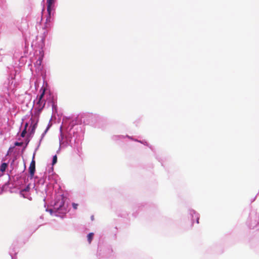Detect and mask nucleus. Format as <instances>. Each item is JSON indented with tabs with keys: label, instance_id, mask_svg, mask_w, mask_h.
Returning a JSON list of instances; mask_svg holds the SVG:
<instances>
[{
	"label": "nucleus",
	"instance_id": "obj_1",
	"mask_svg": "<svg viewBox=\"0 0 259 259\" xmlns=\"http://www.w3.org/2000/svg\"><path fill=\"white\" fill-rule=\"evenodd\" d=\"M60 132L59 142L61 147H66L70 145L73 148L78 147L80 141L77 139V132L71 128L65 136L62 132V127L61 126Z\"/></svg>",
	"mask_w": 259,
	"mask_h": 259
},
{
	"label": "nucleus",
	"instance_id": "obj_2",
	"mask_svg": "<svg viewBox=\"0 0 259 259\" xmlns=\"http://www.w3.org/2000/svg\"><path fill=\"white\" fill-rule=\"evenodd\" d=\"M65 197L63 195L57 196L54 204V209L60 213H65L67 208L65 206Z\"/></svg>",
	"mask_w": 259,
	"mask_h": 259
},
{
	"label": "nucleus",
	"instance_id": "obj_3",
	"mask_svg": "<svg viewBox=\"0 0 259 259\" xmlns=\"http://www.w3.org/2000/svg\"><path fill=\"white\" fill-rule=\"evenodd\" d=\"M54 5H55V0H47V11L48 13V16L46 19V22L45 25V28L46 29L48 28V23L51 22V12L52 11L54 10Z\"/></svg>",
	"mask_w": 259,
	"mask_h": 259
},
{
	"label": "nucleus",
	"instance_id": "obj_4",
	"mask_svg": "<svg viewBox=\"0 0 259 259\" xmlns=\"http://www.w3.org/2000/svg\"><path fill=\"white\" fill-rule=\"evenodd\" d=\"M44 109V106H41V107H35L34 108V114L32 113L31 112V116H34V118H36L37 122H38L39 117L40 113Z\"/></svg>",
	"mask_w": 259,
	"mask_h": 259
},
{
	"label": "nucleus",
	"instance_id": "obj_5",
	"mask_svg": "<svg viewBox=\"0 0 259 259\" xmlns=\"http://www.w3.org/2000/svg\"><path fill=\"white\" fill-rule=\"evenodd\" d=\"M40 92H41V93L39 95L37 96V101H36L37 104H39L41 101H46L45 100H42L45 95V90L41 88Z\"/></svg>",
	"mask_w": 259,
	"mask_h": 259
},
{
	"label": "nucleus",
	"instance_id": "obj_6",
	"mask_svg": "<svg viewBox=\"0 0 259 259\" xmlns=\"http://www.w3.org/2000/svg\"><path fill=\"white\" fill-rule=\"evenodd\" d=\"M37 123L38 122L36 121V122L33 123V124L31 126L30 131L29 132L28 135L29 137L32 138L33 136V135L35 133V131L37 126Z\"/></svg>",
	"mask_w": 259,
	"mask_h": 259
},
{
	"label": "nucleus",
	"instance_id": "obj_7",
	"mask_svg": "<svg viewBox=\"0 0 259 259\" xmlns=\"http://www.w3.org/2000/svg\"><path fill=\"white\" fill-rule=\"evenodd\" d=\"M190 213L192 216V221L193 222L194 219L195 218L196 220L197 223L198 224L199 219V214L196 213V212L194 210H191L190 211Z\"/></svg>",
	"mask_w": 259,
	"mask_h": 259
},
{
	"label": "nucleus",
	"instance_id": "obj_8",
	"mask_svg": "<svg viewBox=\"0 0 259 259\" xmlns=\"http://www.w3.org/2000/svg\"><path fill=\"white\" fill-rule=\"evenodd\" d=\"M52 126V123H51V121H50L46 130L44 131V132L41 135V138L39 140V145H40V142L41 141V140H42V139L44 138V137H45V135L47 134V133L48 132V130L50 129V127ZM39 145L38 146V147L39 146Z\"/></svg>",
	"mask_w": 259,
	"mask_h": 259
},
{
	"label": "nucleus",
	"instance_id": "obj_9",
	"mask_svg": "<svg viewBox=\"0 0 259 259\" xmlns=\"http://www.w3.org/2000/svg\"><path fill=\"white\" fill-rule=\"evenodd\" d=\"M35 171V167H29V177L31 179L33 178L34 175Z\"/></svg>",
	"mask_w": 259,
	"mask_h": 259
},
{
	"label": "nucleus",
	"instance_id": "obj_10",
	"mask_svg": "<svg viewBox=\"0 0 259 259\" xmlns=\"http://www.w3.org/2000/svg\"><path fill=\"white\" fill-rule=\"evenodd\" d=\"M20 194L22 196H23L24 198H27V199H28L30 200H32V198L30 196V194L28 192H27V193H25V192L21 193V190H20Z\"/></svg>",
	"mask_w": 259,
	"mask_h": 259
},
{
	"label": "nucleus",
	"instance_id": "obj_11",
	"mask_svg": "<svg viewBox=\"0 0 259 259\" xmlns=\"http://www.w3.org/2000/svg\"><path fill=\"white\" fill-rule=\"evenodd\" d=\"M52 106L53 111L57 112V103L54 99H53V100L52 101Z\"/></svg>",
	"mask_w": 259,
	"mask_h": 259
},
{
	"label": "nucleus",
	"instance_id": "obj_12",
	"mask_svg": "<svg viewBox=\"0 0 259 259\" xmlns=\"http://www.w3.org/2000/svg\"><path fill=\"white\" fill-rule=\"evenodd\" d=\"M7 167H8L7 163H5V162L2 163L1 165L0 166V170L2 172H4V171H5Z\"/></svg>",
	"mask_w": 259,
	"mask_h": 259
},
{
	"label": "nucleus",
	"instance_id": "obj_13",
	"mask_svg": "<svg viewBox=\"0 0 259 259\" xmlns=\"http://www.w3.org/2000/svg\"><path fill=\"white\" fill-rule=\"evenodd\" d=\"M94 233H90L88 236H87V237H88V241L89 242V243H91L92 240H93V236H94Z\"/></svg>",
	"mask_w": 259,
	"mask_h": 259
},
{
	"label": "nucleus",
	"instance_id": "obj_14",
	"mask_svg": "<svg viewBox=\"0 0 259 259\" xmlns=\"http://www.w3.org/2000/svg\"><path fill=\"white\" fill-rule=\"evenodd\" d=\"M29 190H30V185L28 184L24 189L21 190V193L29 192Z\"/></svg>",
	"mask_w": 259,
	"mask_h": 259
},
{
	"label": "nucleus",
	"instance_id": "obj_15",
	"mask_svg": "<svg viewBox=\"0 0 259 259\" xmlns=\"http://www.w3.org/2000/svg\"><path fill=\"white\" fill-rule=\"evenodd\" d=\"M34 156H35V153L33 154V157H32V161H31V162L30 163L29 167H35V161L34 160Z\"/></svg>",
	"mask_w": 259,
	"mask_h": 259
},
{
	"label": "nucleus",
	"instance_id": "obj_16",
	"mask_svg": "<svg viewBox=\"0 0 259 259\" xmlns=\"http://www.w3.org/2000/svg\"><path fill=\"white\" fill-rule=\"evenodd\" d=\"M45 179L43 177V178H40L38 181V183L39 184H41V185H44L45 183Z\"/></svg>",
	"mask_w": 259,
	"mask_h": 259
},
{
	"label": "nucleus",
	"instance_id": "obj_17",
	"mask_svg": "<svg viewBox=\"0 0 259 259\" xmlns=\"http://www.w3.org/2000/svg\"><path fill=\"white\" fill-rule=\"evenodd\" d=\"M46 105V101H41L39 104H37L36 103V107H41V106H44V108Z\"/></svg>",
	"mask_w": 259,
	"mask_h": 259
},
{
	"label": "nucleus",
	"instance_id": "obj_18",
	"mask_svg": "<svg viewBox=\"0 0 259 259\" xmlns=\"http://www.w3.org/2000/svg\"><path fill=\"white\" fill-rule=\"evenodd\" d=\"M57 161V156L55 155L53 156V160H52V165H54L56 163Z\"/></svg>",
	"mask_w": 259,
	"mask_h": 259
},
{
	"label": "nucleus",
	"instance_id": "obj_19",
	"mask_svg": "<svg viewBox=\"0 0 259 259\" xmlns=\"http://www.w3.org/2000/svg\"><path fill=\"white\" fill-rule=\"evenodd\" d=\"M15 148V146L10 147L7 151L6 156L9 155L12 151V150Z\"/></svg>",
	"mask_w": 259,
	"mask_h": 259
},
{
	"label": "nucleus",
	"instance_id": "obj_20",
	"mask_svg": "<svg viewBox=\"0 0 259 259\" xmlns=\"http://www.w3.org/2000/svg\"><path fill=\"white\" fill-rule=\"evenodd\" d=\"M23 144V142H16L15 143H14V146H22Z\"/></svg>",
	"mask_w": 259,
	"mask_h": 259
},
{
	"label": "nucleus",
	"instance_id": "obj_21",
	"mask_svg": "<svg viewBox=\"0 0 259 259\" xmlns=\"http://www.w3.org/2000/svg\"><path fill=\"white\" fill-rule=\"evenodd\" d=\"M16 160V156L13 159L11 163L10 166L12 167V169H14V165L15 164V161Z\"/></svg>",
	"mask_w": 259,
	"mask_h": 259
},
{
	"label": "nucleus",
	"instance_id": "obj_22",
	"mask_svg": "<svg viewBox=\"0 0 259 259\" xmlns=\"http://www.w3.org/2000/svg\"><path fill=\"white\" fill-rule=\"evenodd\" d=\"M26 130H23L21 134V137L22 138H24L25 136V135L26 134Z\"/></svg>",
	"mask_w": 259,
	"mask_h": 259
},
{
	"label": "nucleus",
	"instance_id": "obj_23",
	"mask_svg": "<svg viewBox=\"0 0 259 259\" xmlns=\"http://www.w3.org/2000/svg\"><path fill=\"white\" fill-rule=\"evenodd\" d=\"M41 60L42 59L39 58L37 61H36V63L37 64V65H40L41 63Z\"/></svg>",
	"mask_w": 259,
	"mask_h": 259
},
{
	"label": "nucleus",
	"instance_id": "obj_24",
	"mask_svg": "<svg viewBox=\"0 0 259 259\" xmlns=\"http://www.w3.org/2000/svg\"><path fill=\"white\" fill-rule=\"evenodd\" d=\"M47 33H48V32H47V31H45V32H44V36L42 37V39H41V40H42V42H43V43H44V41H45V36H46V35H47Z\"/></svg>",
	"mask_w": 259,
	"mask_h": 259
},
{
	"label": "nucleus",
	"instance_id": "obj_25",
	"mask_svg": "<svg viewBox=\"0 0 259 259\" xmlns=\"http://www.w3.org/2000/svg\"><path fill=\"white\" fill-rule=\"evenodd\" d=\"M78 204L75 203H72V207L74 209H76L77 208Z\"/></svg>",
	"mask_w": 259,
	"mask_h": 259
},
{
	"label": "nucleus",
	"instance_id": "obj_26",
	"mask_svg": "<svg viewBox=\"0 0 259 259\" xmlns=\"http://www.w3.org/2000/svg\"><path fill=\"white\" fill-rule=\"evenodd\" d=\"M28 126V122L25 123L24 130H27V128Z\"/></svg>",
	"mask_w": 259,
	"mask_h": 259
},
{
	"label": "nucleus",
	"instance_id": "obj_27",
	"mask_svg": "<svg viewBox=\"0 0 259 259\" xmlns=\"http://www.w3.org/2000/svg\"><path fill=\"white\" fill-rule=\"evenodd\" d=\"M46 211H49L51 214L53 213V209H48V208L46 209Z\"/></svg>",
	"mask_w": 259,
	"mask_h": 259
},
{
	"label": "nucleus",
	"instance_id": "obj_28",
	"mask_svg": "<svg viewBox=\"0 0 259 259\" xmlns=\"http://www.w3.org/2000/svg\"><path fill=\"white\" fill-rule=\"evenodd\" d=\"M91 220H92V221H93V220H94V216H93V215H92V216L91 217Z\"/></svg>",
	"mask_w": 259,
	"mask_h": 259
},
{
	"label": "nucleus",
	"instance_id": "obj_29",
	"mask_svg": "<svg viewBox=\"0 0 259 259\" xmlns=\"http://www.w3.org/2000/svg\"><path fill=\"white\" fill-rule=\"evenodd\" d=\"M30 120H31V123L32 124L33 121H34V120H33V119L32 118H31Z\"/></svg>",
	"mask_w": 259,
	"mask_h": 259
},
{
	"label": "nucleus",
	"instance_id": "obj_30",
	"mask_svg": "<svg viewBox=\"0 0 259 259\" xmlns=\"http://www.w3.org/2000/svg\"><path fill=\"white\" fill-rule=\"evenodd\" d=\"M29 140H28L27 141H26V146L28 144V143H29Z\"/></svg>",
	"mask_w": 259,
	"mask_h": 259
},
{
	"label": "nucleus",
	"instance_id": "obj_31",
	"mask_svg": "<svg viewBox=\"0 0 259 259\" xmlns=\"http://www.w3.org/2000/svg\"><path fill=\"white\" fill-rule=\"evenodd\" d=\"M255 227V226H250V228H254Z\"/></svg>",
	"mask_w": 259,
	"mask_h": 259
},
{
	"label": "nucleus",
	"instance_id": "obj_32",
	"mask_svg": "<svg viewBox=\"0 0 259 259\" xmlns=\"http://www.w3.org/2000/svg\"><path fill=\"white\" fill-rule=\"evenodd\" d=\"M24 119H22V121H23ZM23 124V122H21V125Z\"/></svg>",
	"mask_w": 259,
	"mask_h": 259
},
{
	"label": "nucleus",
	"instance_id": "obj_33",
	"mask_svg": "<svg viewBox=\"0 0 259 259\" xmlns=\"http://www.w3.org/2000/svg\"><path fill=\"white\" fill-rule=\"evenodd\" d=\"M138 142H139L140 143H142L141 141H138Z\"/></svg>",
	"mask_w": 259,
	"mask_h": 259
},
{
	"label": "nucleus",
	"instance_id": "obj_34",
	"mask_svg": "<svg viewBox=\"0 0 259 259\" xmlns=\"http://www.w3.org/2000/svg\"><path fill=\"white\" fill-rule=\"evenodd\" d=\"M258 223H259V222H258Z\"/></svg>",
	"mask_w": 259,
	"mask_h": 259
}]
</instances>
